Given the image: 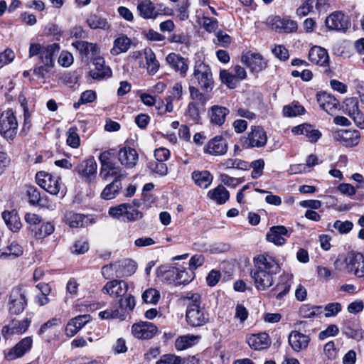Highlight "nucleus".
<instances>
[{
  "mask_svg": "<svg viewBox=\"0 0 364 364\" xmlns=\"http://www.w3.org/2000/svg\"><path fill=\"white\" fill-rule=\"evenodd\" d=\"M255 269L250 272L257 289L265 290L273 284V275L278 274L280 266L275 258L267 253L254 258Z\"/></svg>",
  "mask_w": 364,
  "mask_h": 364,
  "instance_id": "obj_1",
  "label": "nucleus"
},
{
  "mask_svg": "<svg viewBox=\"0 0 364 364\" xmlns=\"http://www.w3.org/2000/svg\"><path fill=\"white\" fill-rule=\"evenodd\" d=\"M186 306V321L191 327H200L209 321V314L202 305L201 296L198 293L187 292L182 296Z\"/></svg>",
  "mask_w": 364,
  "mask_h": 364,
  "instance_id": "obj_2",
  "label": "nucleus"
},
{
  "mask_svg": "<svg viewBox=\"0 0 364 364\" xmlns=\"http://www.w3.org/2000/svg\"><path fill=\"white\" fill-rule=\"evenodd\" d=\"M60 50L58 43L42 46L39 43H31L29 46V58L38 56L39 63L33 70V74L38 77L46 78L47 74L54 66L53 55Z\"/></svg>",
  "mask_w": 364,
  "mask_h": 364,
  "instance_id": "obj_3",
  "label": "nucleus"
},
{
  "mask_svg": "<svg viewBox=\"0 0 364 364\" xmlns=\"http://www.w3.org/2000/svg\"><path fill=\"white\" fill-rule=\"evenodd\" d=\"M193 77L203 90L208 92L213 90L214 80L208 65L200 60L196 62L193 67Z\"/></svg>",
  "mask_w": 364,
  "mask_h": 364,
  "instance_id": "obj_4",
  "label": "nucleus"
},
{
  "mask_svg": "<svg viewBox=\"0 0 364 364\" xmlns=\"http://www.w3.org/2000/svg\"><path fill=\"white\" fill-rule=\"evenodd\" d=\"M108 214L114 219L124 223L136 221L143 216L142 213L134 208L130 203H122L120 205L109 208Z\"/></svg>",
  "mask_w": 364,
  "mask_h": 364,
  "instance_id": "obj_5",
  "label": "nucleus"
},
{
  "mask_svg": "<svg viewBox=\"0 0 364 364\" xmlns=\"http://www.w3.org/2000/svg\"><path fill=\"white\" fill-rule=\"evenodd\" d=\"M250 129L247 136L240 139L241 146L244 149L264 146L267 141V136L264 129L260 126H252Z\"/></svg>",
  "mask_w": 364,
  "mask_h": 364,
  "instance_id": "obj_6",
  "label": "nucleus"
},
{
  "mask_svg": "<svg viewBox=\"0 0 364 364\" xmlns=\"http://www.w3.org/2000/svg\"><path fill=\"white\" fill-rule=\"evenodd\" d=\"M36 179L38 185L51 195H58L61 189L60 178L53 176L48 172L44 171L37 172Z\"/></svg>",
  "mask_w": 364,
  "mask_h": 364,
  "instance_id": "obj_7",
  "label": "nucleus"
},
{
  "mask_svg": "<svg viewBox=\"0 0 364 364\" xmlns=\"http://www.w3.org/2000/svg\"><path fill=\"white\" fill-rule=\"evenodd\" d=\"M18 129V122L11 109L3 112L0 116V133L7 139H13Z\"/></svg>",
  "mask_w": 364,
  "mask_h": 364,
  "instance_id": "obj_8",
  "label": "nucleus"
},
{
  "mask_svg": "<svg viewBox=\"0 0 364 364\" xmlns=\"http://www.w3.org/2000/svg\"><path fill=\"white\" fill-rule=\"evenodd\" d=\"M31 323V318L26 317L23 320L14 318L2 328L1 334L6 339H8L14 335H21L27 331Z\"/></svg>",
  "mask_w": 364,
  "mask_h": 364,
  "instance_id": "obj_9",
  "label": "nucleus"
},
{
  "mask_svg": "<svg viewBox=\"0 0 364 364\" xmlns=\"http://www.w3.org/2000/svg\"><path fill=\"white\" fill-rule=\"evenodd\" d=\"M27 305L25 291L21 287L12 289L9 300V311L12 314H19L23 312Z\"/></svg>",
  "mask_w": 364,
  "mask_h": 364,
  "instance_id": "obj_10",
  "label": "nucleus"
},
{
  "mask_svg": "<svg viewBox=\"0 0 364 364\" xmlns=\"http://www.w3.org/2000/svg\"><path fill=\"white\" fill-rule=\"evenodd\" d=\"M241 61L252 73H259L267 66V60L258 53L247 52L242 55Z\"/></svg>",
  "mask_w": 364,
  "mask_h": 364,
  "instance_id": "obj_11",
  "label": "nucleus"
},
{
  "mask_svg": "<svg viewBox=\"0 0 364 364\" xmlns=\"http://www.w3.org/2000/svg\"><path fill=\"white\" fill-rule=\"evenodd\" d=\"M165 279L173 283L175 285L186 284L193 278V272H188L186 269L180 270L178 268L173 267L164 273Z\"/></svg>",
  "mask_w": 364,
  "mask_h": 364,
  "instance_id": "obj_12",
  "label": "nucleus"
},
{
  "mask_svg": "<svg viewBox=\"0 0 364 364\" xmlns=\"http://www.w3.org/2000/svg\"><path fill=\"white\" fill-rule=\"evenodd\" d=\"M32 345L33 339L31 337L28 336L23 338L13 348L9 349V350L5 355V358L8 360H12L21 358L31 349Z\"/></svg>",
  "mask_w": 364,
  "mask_h": 364,
  "instance_id": "obj_13",
  "label": "nucleus"
},
{
  "mask_svg": "<svg viewBox=\"0 0 364 364\" xmlns=\"http://www.w3.org/2000/svg\"><path fill=\"white\" fill-rule=\"evenodd\" d=\"M326 26L331 30L346 31L350 26L348 16L341 11L330 14L325 21Z\"/></svg>",
  "mask_w": 364,
  "mask_h": 364,
  "instance_id": "obj_14",
  "label": "nucleus"
},
{
  "mask_svg": "<svg viewBox=\"0 0 364 364\" xmlns=\"http://www.w3.org/2000/svg\"><path fill=\"white\" fill-rule=\"evenodd\" d=\"M132 332L134 337L139 339H149L157 333L156 326L150 322H140L132 327Z\"/></svg>",
  "mask_w": 364,
  "mask_h": 364,
  "instance_id": "obj_15",
  "label": "nucleus"
},
{
  "mask_svg": "<svg viewBox=\"0 0 364 364\" xmlns=\"http://www.w3.org/2000/svg\"><path fill=\"white\" fill-rule=\"evenodd\" d=\"M346 268L348 272L357 277H364V256L357 252L351 254L347 260Z\"/></svg>",
  "mask_w": 364,
  "mask_h": 364,
  "instance_id": "obj_16",
  "label": "nucleus"
},
{
  "mask_svg": "<svg viewBox=\"0 0 364 364\" xmlns=\"http://www.w3.org/2000/svg\"><path fill=\"white\" fill-rule=\"evenodd\" d=\"M94 68L91 69L89 74L90 76L97 80H101L105 77L112 76V70L110 68L105 65L104 58L96 57L92 60Z\"/></svg>",
  "mask_w": 364,
  "mask_h": 364,
  "instance_id": "obj_17",
  "label": "nucleus"
},
{
  "mask_svg": "<svg viewBox=\"0 0 364 364\" xmlns=\"http://www.w3.org/2000/svg\"><path fill=\"white\" fill-rule=\"evenodd\" d=\"M117 156L120 164L127 168H134L139 159L137 151L130 146L121 148L118 151Z\"/></svg>",
  "mask_w": 364,
  "mask_h": 364,
  "instance_id": "obj_18",
  "label": "nucleus"
},
{
  "mask_svg": "<svg viewBox=\"0 0 364 364\" xmlns=\"http://www.w3.org/2000/svg\"><path fill=\"white\" fill-rule=\"evenodd\" d=\"M360 132L358 130L339 129L334 133V138L346 146H353L358 144Z\"/></svg>",
  "mask_w": 364,
  "mask_h": 364,
  "instance_id": "obj_19",
  "label": "nucleus"
},
{
  "mask_svg": "<svg viewBox=\"0 0 364 364\" xmlns=\"http://www.w3.org/2000/svg\"><path fill=\"white\" fill-rule=\"evenodd\" d=\"M128 284L123 280H112L106 283L103 291L113 297H122L126 296L128 291Z\"/></svg>",
  "mask_w": 364,
  "mask_h": 364,
  "instance_id": "obj_20",
  "label": "nucleus"
},
{
  "mask_svg": "<svg viewBox=\"0 0 364 364\" xmlns=\"http://www.w3.org/2000/svg\"><path fill=\"white\" fill-rule=\"evenodd\" d=\"M249 346L255 350H262L268 348L271 345V339L266 333L252 334L247 337Z\"/></svg>",
  "mask_w": 364,
  "mask_h": 364,
  "instance_id": "obj_21",
  "label": "nucleus"
},
{
  "mask_svg": "<svg viewBox=\"0 0 364 364\" xmlns=\"http://www.w3.org/2000/svg\"><path fill=\"white\" fill-rule=\"evenodd\" d=\"M288 341L294 351L299 352L307 348L310 342V338L309 336L299 331H293L289 336Z\"/></svg>",
  "mask_w": 364,
  "mask_h": 364,
  "instance_id": "obj_22",
  "label": "nucleus"
},
{
  "mask_svg": "<svg viewBox=\"0 0 364 364\" xmlns=\"http://www.w3.org/2000/svg\"><path fill=\"white\" fill-rule=\"evenodd\" d=\"M291 132L296 135H304L311 143L316 142L322 135L319 130L316 129L312 125L308 124H302L294 127L291 129Z\"/></svg>",
  "mask_w": 364,
  "mask_h": 364,
  "instance_id": "obj_23",
  "label": "nucleus"
},
{
  "mask_svg": "<svg viewBox=\"0 0 364 364\" xmlns=\"http://www.w3.org/2000/svg\"><path fill=\"white\" fill-rule=\"evenodd\" d=\"M228 151L225 139L218 136L208 141L205 147V151L214 156L224 155Z\"/></svg>",
  "mask_w": 364,
  "mask_h": 364,
  "instance_id": "obj_24",
  "label": "nucleus"
},
{
  "mask_svg": "<svg viewBox=\"0 0 364 364\" xmlns=\"http://www.w3.org/2000/svg\"><path fill=\"white\" fill-rule=\"evenodd\" d=\"M127 173L121 167L117 166L115 163L100 167V176L105 181L109 178H114V180L121 181L126 177Z\"/></svg>",
  "mask_w": 364,
  "mask_h": 364,
  "instance_id": "obj_25",
  "label": "nucleus"
},
{
  "mask_svg": "<svg viewBox=\"0 0 364 364\" xmlns=\"http://www.w3.org/2000/svg\"><path fill=\"white\" fill-rule=\"evenodd\" d=\"M166 60L172 68L176 72H179L181 76H186L188 70V63L186 59L179 55L171 53L166 56Z\"/></svg>",
  "mask_w": 364,
  "mask_h": 364,
  "instance_id": "obj_26",
  "label": "nucleus"
},
{
  "mask_svg": "<svg viewBox=\"0 0 364 364\" xmlns=\"http://www.w3.org/2000/svg\"><path fill=\"white\" fill-rule=\"evenodd\" d=\"M309 60L321 66H327L329 63L328 52L320 46H314L309 53Z\"/></svg>",
  "mask_w": 364,
  "mask_h": 364,
  "instance_id": "obj_27",
  "label": "nucleus"
},
{
  "mask_svg": "<svg viewBox=\"0 0 364 364\" xmlns=\"http://www.w3.org/2000/svg\"><path fill=\"white\" fill-rule=\"evenodd\" d=\"M229 113L230 111L228 108L219 105L212 106L208 111L210 122L218 126H221L225 123Z\"/></svg>",
  "mask_w": 364,
  "mask_h": 364,
  "instance_id": "obj_28",
  "label": "nucleus"
},
{
  "mask_svg": "<svg viewBox=\"0 0 364 364\" xmlns=\"http://www.w3.org/2000/svg\"><path fill=\"white\" fill-rule=\"evenodd\" d=\"M89 321L90 315L87 314L80 315L72 318L66 326V335L70 337L75 336Z\"/></svg>",
  "mask_w": 364,
  "mask_h": 364,
  "instance_id": "obj_29",
  "label": "nucleus"
},
{
  "mask_svg": "<svg viewBox=\"0 0 364 364\" xmlns=\"http://www.w3.org/2000/svg\"><path fill=\"white\" fill-rule=\"evenodd\" d=\"M346 111L358 126L364 128V114L358 109L356 99L351 98L347 100Z\"/></svg>",
  "mask_w": 364,
  "mask_h": 364,
  "instance_id": "obj_30",
  "label": "nucleus"
},
{
  "mask_svg": "<svg viewBox=\"0 0 364 364\" xmlns=\"http://www.w3.org/2000/svg\"><path fill=\"white\" fill-rule=\"evenodd\" d=\"M288 234L287 229L283 225L273 226L267 233V240L276 245H282L286 242L283 236Z\"/></svg>",
  "mask_w": 364,
  "mask_h": 364,
  "instance_id": "obj_31",
  "label": "nucleus"
},
{
  "mask_svg": "<svg viewBox=\"0 0 364 364\" xmlns=\"http://www.w3.org/2000/svg\"><path fill=\"white\" fill-rule=\"evenodd\" d=\"M137 11L140 16L146 19L156 18L159 14L154 4L150 0L139 1Z\"/></svg>",
  "mask_w": 364,
  "mask_h": 364,
  "instance_id": "obj_32",
  "label": "nucleus"
},
{
  "mask_svg": "<svg viewBox=\"0 0 364 364\" xmlns=\"http://www.w3.org/2000/svg\"><path fill=\"white\" fill-rule=\"evenodd\" d=\"M200 338V336L193 334L179 336L176 339L175 347L178 350H183L197 344Z\"/></svg>",
  "mask_w": 364,
  "mask_h": 364,
  "instance_id": "obj_33",
  "label": "nucleus"
},
{
  "mask_svg": "<svg viewBox=\"0 0 364 364\" xmlns=\"http://www.w3.org/2000/svg\"><path fill=\"white\" fill-rule=\"evenodd\" d=\"M73 46L79 51L82 57L95 55L98 53L99 49L96 44L84 41H76Z\"/></svg>",
  "mask_w": 364,
  "mask_h": 364,
  "instance_id": "obj_34",
  "label": "nucleus"
},
{
  "mask_svg": "<svg viewBox=\"0 0 364 364\" xmlns=\"http://www.w3.org/2000/svg\"><path fill=\"white\" fill-rule=\"evenodd\" d=\"M191 176L195 183L203 188H207L213 179V175L208 171H194Z\"/></svg>",
  "mask_w": 364,
  "mask_h": 364,
  "instance_id": "obj_35",
  "label": "nucleus"
},
{
  "mask_svg": "<svg viewBox=\"0 0 364 364\" xmlns=\"http://www.w3.org/2000/svg\"><path fill=\"white\" fill-rule=\"evenodd\" d=\"M208 197L218 204L222 205L229 199L230 193L223 186L219 185L208 192Z\"/></svg>",
  "mask_w": 364,
  "mask_h": 364,
  "instance_id": "obj_36",
  "label": "nucleus"
},
{
  "mask_svg": "<svg viewBox=\"0 0 364 364\" xmlns=\"http://www.w3.org/2000/svg\"><path fill=\"white\" fill-rule=\"evenodd\" d=\"M317 101L320 107L328 114H332L338 105V101L335 97L325 93L318 95Z\"/></svg>",
  "mask_w": 364,
  "mask_h": 364,
  "instance_id": "obj_37",
  "label": "nucleus"
},
{
  "mask_svg": "<svg viewBox=\"0 0 364 364\" xmlns=\"http://www.w3.org/2000/svg\"><path fill=\"white\" fill-rule=\"evenodd\" d=\"M131 44V40L127 36L122 35L114 40L111 53L117 55L122 53H125L129 50Z\"/></svg>",
  "mask_w": 364,
  "mask_h": 364,
  "instance_id": "obj_38",
  "label": "nucleus"
},
{
  "mask_svg": "<svg viewBox=\"0 0 364 364\" xmlns=\"http://www.w3.org/2000/svg\"><path fill=\"white\" fill-rule=\"evenodd\" d=\"M2 218L7 227L11 231L16 232L21 228L20 218L15 211H4L2 213Z\"/></svg>",
  "mask_w": 364,
  "mask_h": 364,
  "instance_id": "obj_39",
  "label": "nucleus"
},
{
  "mask_svg": "<svg viewBox=\"0 0 364 364\" xmlns=\"http://www.w3.org/2000/svg\"><path fill=\"white\" fill-rule=\"evenodd\" d=\"M144 54L148 73L151 75H154L158 72L160 66L154 53L151 48H146L144 50Z\"/></svg>",
  "mask_w": 364,
  "mask_h": 364,
  "instance_id": "obj_40",
  "label": "nucleus"
},
{
  "mask_svg": "<svg viewBox=\"0 0 364 364\" xmlns=\"http://www.w3.org/2000/svg\"><path fill=\"white\" fill-rule=\"evenodd\" d=\"M54 229V225L51 223H44L35 226V228H31V232L36 239L41 240L51 235Z\"/></svg>",
  "mask_w": 364,
  "mask_h": 364,
  "instance_id": "obj_41",
  "label": "nucleus"
},
{
  "mask_svg": "<svg viewBox=\"0 0 364 364\" xmlns=\"http://www.w3.org/2000/svg\"><path fill=\"white\" fill-rule=\"evenodd\" d=\"M122 188L121 181L119 180H113L112 183L107 185L103 189L101 196L105 200H111L114 198Z\"/></svg>",
  "mask_w": 364,
  "mask_h": 364,
  "instance_id": "obj_42",
  "label": "nucleus"
},
{
  "mask_svg": "<svg viewBox=\"0 0 364 364\" xmlns=\"http://www.w3.org/2000/svg\"><path fill=\"white\" fill-rule=\"evenodd\" d=\"M85 216L72 211L68 212L64 216L65 223L72 228L82 227Z\"/></svg>",
  "mask_w": 364,
  "mask_h": 364,
  "instance_id": "obj_43",
  "label": "nucleus"
},
{
  "mask_svg": "<svg viewBox=\"0 0 364 364\" xmlns=\"http://www.w3.org/2000/svg\"><path fill=\"white\" fill-rule=\"evenodd\" d=\"M23 254V248L17 243L12 242L9 246L0 250V258H15Z\"/></svg>",
  "mask_w": 364,
  "mask_h": 364,
  "instance_id": "obj_44",
  "label": "nucleus"
},
{
  "mask_svg": "<svg viewBox=\"0 0 364 364\" xmlns=\"http://www.w3.org/2000/svg\"><path fill=\"white\" fill-rule=\"evenodd\" d=\"M87 23L92 29L102 28L107 30L109 28V25L106 19L95 14L90 15L88 17Z\"/></svg>",
  "mask_w": 364,
  "mask_h": 364,
  "instance_id": "obj_45",
  "label": "nucleus"
},
{
  "mask_svg": "<svg viewBox=\"0 0 364 364\" xmlns=\"http://www.w3.org/2000/svg\"><path fill=\"white\" fill-rule=\"evenodd\" d=\"M26 193L31 204H37L41 206L45 205L44 200L41 197L40 192L38 191L37 188L34 186H29L27 189Z\"/></svg>",
  "mask_w": 364,
  "mask_h": 364,
  "instance_id": "obj_46",
  "label": "nucleus"
},
{
  "mask_svg": "<svg viewBox=\"0 0 364 364\" xmlns=\"http://www.w3.org/2000/svg\"><path fill=\"white\" fill-rule=\"evenodd\" d=\"M97 163L93 159H90L84 161L82 168L80 173L85 177L92 176L97 173Z\"/></svg>",
  "mask_w": 364,
  "mask_h": 364,
  "instance_id": "obj_47",
  "label": "nucleus"
},
{
  "mask_svg": "<svg viewBox=\"0 0 364 364\" xmlns=\"http://www.w3.org/2000/svg\"><path fill=\"white\" fill-rule=\"evenodd\" d=\"M225 168H237L240 170H247L250 168L249 164L240 159H228L223 164Z\"/></svg>",
  "mask_w": 364,
  "mask_h": 364,
  "instance_id": "obj_48",
  "label": "nucleus"
},
{
  "mask_svg": "<svg viewBox=\"0 0 364 364\" xmlns=\"http://www.w3.org/2000/svg\"><path fill=\"white\" fill-rule=\"evenodd\" d=\"M304 110L303 106L295 103L284 106L283 108V114L285 117H292L302 114Z\"/></svg>",
  "mask_w": 364,
  "mask_h": 364,
  "instance_id": "obj_49",
  "label": "nucleus"
},
{
  "mask_svg": "<svg viewBox=\"0 0 364 364\" xmlns=\"http://www.w3.org/2000/svg\"><path fill=\"white\" fill-rule=\"evenodd\" d=\"M142 299L147 304H156L160 299V293L156 289L149 288L142 294Z\"/></svg>",
  "mask_w": 364,
  "mask_h": 364,
  "instance_id": "obj_50",
  "label": "nucleus"
},
{
  "mask_svg": "<svg viewBox=\"0 0 364 364\" xmlns=\"http://www.w3.org/2000/svg\"><path fill=\"white\" fill-rule=\"evenodd\" d=\"M89 250V243L85 238H80L75 241L71 247V251L75 254H84Z\"/></svg>",
  "mask_w": 364,
  "mask_h": 364,
  "instance_id": "obj_51",
  "label": "nucleus"
},
{
  "mask_svg": "<svg viewBox=\"0 0 364 364\" xmlns=\"http://www.w3.org/2000/svg\"><path fill=\"white\" fill-rule=\"evenodd\" d=\"M220 78L221 81L227 85V86L230 88H235L237 82V80L236 79L235 75L229 73L225 70H220Z\"/></svg>",
  "mask_w": 364,
  "mask_h": 364,
  "instance_id": "obj_52",
  "label": "nucleus"
},
{
  "mask_svg": "<svg viewBox=\"0 0 364 364\" xmlns=\"http://www.w3.org/2000/svg\"><path fill=\"white\" fill-rule=\"evenodd\" d=\"M277 27L283 30L285 33H291L297 29V23L291 19H282L278 21Z\"/></svg>",
  "mask_w": 364,
  "mask_h": 364,
  "instance_id": "obj_53",
  "label": "nucleus"
},
{
  "mask_svg": "<svg viewBox=\"0 0 364 364\" xmlns=\"http://www.w3.org/2000/svg\"><path fill=\"white\" fill-rule=\"evenodd\" d=\"M77 131L76 127H71L67 132V144L73 148H77L80 146V140Z\"/></svg>",
  "mask_w": 364,
  "mask_h": 364,
  "instance_id": "obj_54",
  "label": "nucleus"
},
{
  "mask_svg": "<svg viewBox=\"0 0 364 364\" xmlns=\"http://www.w3.org/2000/svg\"><path fill=\"white\" fill-rule=\"evenodd\" d=\"M250 168H252L251 176L253 178H258L263 173V169L264 167V161L262 159L253 161L249 164Z\"/></svg>",
  "mask_w": 364,
  "mask_h": 364,
  "instance_id": "obj_55",
  "label": "nucleus"
},
{
  "mask_svg": "<svg viewBox=\"0 0 364 364\" xmlns=\"http://www.w3.org/2000/svg\"><path fill=\"white\" fill-rule=\"evenodd\" d=\"M116 151L113 149L102 152L99 156L101 167L114 164L112 159L115 156Z\"/></svg>",
  "mask_w": 364,
  "mask_h": 364,
  "instance_id": "obj_56",
  "label": "nucleus"
},
{
  "mask_svg": "<svg viewBox=\"0 0 364 364\" xmlns=\"http://www.w3.org/2000/svg\"><path fill=\"white\" fill-rule=\"evenodd\" d=\"M325 316L327 318L336 316L342 310V305L338 302L328 303L324 307Z\"/></svg>",
  "mask_w": 364,
  "mask_h": 364,
  "instance_id": "obj_57",
  "label": "nucleus"
},
{
  "mask_svg": "<svg viewBox=\"0 0 364 364\" xmlns=\"http://www.w3.org/2000/svg\"><path fill=\"white\" fill-rule=\"evenodd\" d=\"M200 111L196 102H190L186 110V116L193 122H198L200 118Z\"/></svg>",
  "mask_w": 364,
  "mask_h": 364,
  "instance_id": "obj_58",
  "label": "nucleus"
},
{
  "mask_svg": "<svg viewBox=\"0 0 364 364\" xmlns=\"http://www.w3.org/2000/svg\"><path fill=\"white\" fill-rule=\"evenodd\" d=\"M215 36L216 40H214V43L220 46L228 47L232 42V38L223 31L216 32Z\"/></svg>",
  "mask_w": 364,
  "mask_h": 364,
  "instance_id": "obj_59",
  "label": "nucleus"
},
{
  "mask_svg": "<svg viewBox=\"0 0 364 364\" xmlns=\"http://www.w3.org/2000/svg\"><path fill=\"white\" fill-rule=\"evenodd\" d=\"M183 360L175 355L166 354L163 355L160 359L156 362V364H182Z\"/></svg>",
  "mask_w": 364,
  "mask_h": 364,
  "instance_id": "obj_60",
  "label": "nucleus"
},
{
  "mask_svg": "<svg viewBox=\"0 0 364 364\" xmlns=\"http://www.w3.org/2000/svg\"><path fill=\"white\" fill-rule=\"evenodd\" d=\"M201 23L203 28L209 33L215 31L218 27V21L208 16H203Z\"/></svg>",
  "mask_w": 364,
  "mask_h": 364,
  "instance_id": "obj_61",
  "label": "nucleus"
},
{
  "mask_svg": "<svg viewBox=\"0 0 364 364\" xmlns=\"http://www.w3.org/2000/svg\"><path fill=\"white\" fill-rule=\"evenodd\" d=\"M291 285L289 283L278 284L272 290V293L274 294L277 299H281L286 295L290 289Z\"/></svg>",
  "mask_w": 364,
  "mask_h": 364,
  "instance_id": "obj_62",
  "label": "nucleus"
},
{
  "mask_svg": "<svg viewBox=\"0 0 364 364\" xmlns=\"http://www.w3.org/2000/svg\"><path fill=\"white\" fill-rule=\"evenodd\" d=\"M15 58V54L11 49L6 48L0 53V68L11 63Z\"/></svg>",
  "mask_w": 364,
  "mask_h": 364,
  "instance_id": "obj_63",
  "label": "nucleus"
},
{
  "mask_svg": "<svg viewBox=\"0 0 364 364\" xmlns=\"http://www.w3.org/2000/svg\"><path fill=\"white\" fill-rule=\"evenodd\" d=\"M353 227V223L350 221H341L336 220L333 223V228L341 233V234H346L349 232Z\"/></svg>",
  "mask_w": 364,
  "mask_h": 364,
  "instance_id": "obj_64",
  "label": "nucleus"
}]
</instances>
